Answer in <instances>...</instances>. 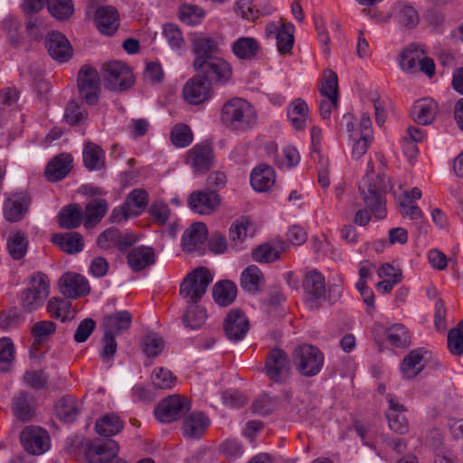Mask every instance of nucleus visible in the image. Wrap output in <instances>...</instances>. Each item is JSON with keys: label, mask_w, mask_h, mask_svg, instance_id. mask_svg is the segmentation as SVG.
<instances>
[{"label": "nucleus", "mask_w": 463, "mask_h": 463, "mask_svg": "<svg viewBox=\"0 0 463 463\" xmlns=\"http://www.w3.org/2000/svg\"><path fill=\"white\" fill-rule=\"evenodd\" d=\"M27 289L46 299L50 293V281L47 275L39 271L30 276Z\"/></svg>", "instance_id": "obj_54"}, {"label": "nucleus", "mask_w": 463, "mask_h": 463, "mask_svg": "<svg viewBox=\"0 0 463 463\" xmlns=\"http://www.w3.org/2000/svg\"><path fill=\"white\" fill-rule=\"evenodd\" d=\"M210 420L203 412L190 413L183 422V434L189 439L201 438L209 426Z\"/></svg>", "instance_id": "obj_29"}, {"label": "nucleus", "mask_w": 463, "mask_h": 463, "mask_svg": "<svg viewBox=\"0 0 463 463\" xmlns=\"http://www.w3.org/2000/svg\"><path fill=\"white\" fill-rule=\"evenodd\" d=\"M83 212L81 207L77 204H69L63 207L58 215V222L61 228L75 229L79 227L82 222Z\"/></svg>", "instance_id": "obj_38"}, {"label": "nucleus", "mask_w": 463, "mask_h": 463, "mask_svg": "<svg viewBox=\"0 0 463 463\" xmlns=\"http://www.w3.org/2000/svg\"><path fill=\"white\" fill-rule=\"evenodd\" d=\"M302 288L307 307L318 310L326 299L325 276L317 269L307 271L302 279Z\"/></svg>", "instance_id": "obj_6"}, {"label": "nucleus", "mask_w": 463, "mask_h": 463, "mask_svg": "<svg viewBox=\"0 0 463 463\" xmlns=\"http://www.w3.org/2000/svg\"><path fill=\"white\" fill-rule=\"evenodd\" d=\"M45 298L37 296L27 288L21 293V306L26 312H33L43 305Z\"/></svg>", "instance_id": "obj_64"}, {"label": "nucleus", "mask_w": 463, "mask_h": 463, "mask_svg": "<svg viewBox=\"0 0 463 463\" xmlns=\"http://www.w3.org/2000/svg\"><path fill=\"white\" fill-rule=\"evenodd\" d=\"M250 222L248 218L241 217L235 221L229 229L230 246L235 250L241 249V244L247 237L248 227Z\"/></svg>", "instance_id": "obj_47"}, {"label": "nucleus", "mask_w": 463, "mask_h": 463, "mask_svg": "<svg viewBox=\"0 0 463 463\" xmlns=\"http://www.w3.org/2000/svg\"><path fill=\"white\" fill-rule=\"evenodd\" d=\"M221 203V196L209 188L194 191L187 198L189 208L201 215L213 213L219 209Z\"/></svg>", "instance_id": "obj_12"}, {"label": "nucleus", "mask_w": 463, "mask_h": 463, "mask_svg": "<svg viewBox=\"0 0 463 463\" xmlns=\"http://www.w3.org/2000/svg\"><path fill=\"white\" fill-rule=\"evenodd\" d=\"M178 16L183 23L188 25H195L201 23L204 12L197 5H183L179 7Z\"/></svg>", "instance_id": "obj_55"}, {"label": "nucleus", "mask_w": 463, "mask_h": 463, "mask_svg": "<svg viewBox=\"0 0 463 463\" xmlns=\"http://www.w3.org/2000/svg\"><path fill=\"white\" fill-rule=\"evenodd\" d=\"M212 95L213 89L210 86V81L200 73L188 80L183 89L184 99L192 105L202 104Z\"/></svg>", "instance_id": "obj_16"}, {"label": "nucleus", "mask_w": 463, "mask_h": 463, "mask_svg": "<svg viewBox=\"0 0 463 463\" xmlns=\"http://www.w3.org/2000/svg\"><path fill=\"white\" fill-rule=\"evenodd\" d=\"M151 383L155 388L167 390L175 386L176 377L169 370L163 367L156 368L151 374Z\"/></svg>", "instance_id": "obj_52"}, {"label": "nucleus", "mask_w": 463, "mask_h": 463, "mask_svg": "<svg viewBox=\"0 0 463 463\" xmlns=\"http://www.w3.org/2000/svg\"><path fill=\"white\" fill-rule=\"evenodd\" d=\"M186 397L174 394L163 399L155 408L156 418L164 423H171L184 417L190 411Z\"/></svg>", "instance_id": "obj_8"}, {"label": "nucleus", "mask_w": 463, "mask_h": 463, "mask_svg": "<svg viewBox=\"0 0 463 463\" xmlns=\"http://www.w3.org/2000/svg\"><path fill=\"white\" fill-rule=\"evenodd\" d=\"M119 447L113 439L99 444H90L86 449V457L90 463H107L116 458Z\"/></svg>", "instance_id": "obj_23"}, {"label": "nucleus", "mask_w": 463, "mask_h": 463, "mask_svg": "<svg viewBox=\"0 0 463 463\" xmlns=\"http://www.w3.org/2000/svg\"><path fill=\"white\" fill-rule=\"evenodd\" d=\"M24 449L32 455H41L50 448V436L48 432L38 426L25 427L20 435Z\"/></svg>", "instance_id": "obj_13"}, {"label": "nucleus", "mask_w": 463, "mask_h": 463, "mask_svg": "<svg viewBox=\"0 0 463 463\" xmlns=\"http://www.w3.org/2000/svg\"><path fill=\"white\" fill-rule=\"evenodd\" d=\"M164 346L163 338L155 333L146 335L143 339V351L148 357L157 356Z\"/></svg>", "instance_id": "obj_60"}, {"label": "nucleus", "mask_w": 463, "mask_h": 463, "mask_svg": "<svg viewBox=\"0 0 463 463\" xmlns=\"http://www.w3.org/2000/svg\"><path fill=\"white\" fill-rule=\"evenodd\" d=\"M206 317L205 309L193 304L187 307L184 316V323L186 327L196 329L204 324Z\"/></svg>", "instance_id": "obj_53"}, {"label": "nucleus", "mask_w": 463, "mask_h": 463, "mask_svg": "<svg viewBox=\"0 0 463 463\" xmlns=\"http://www.w3.org/2000/svg\"><path fill=\"white\" fill-rule=\"evenodd\" d=\"M237 296L236 285L230 280L220 281L215 284L213 290L214 301L222 307L231 305Z\"/></svg>", "instance_id": "obj_41"}, {"label": "nucleus", "mask_w": 463, "mask_h": 463, "mask_svg": "<svg viewBox=\"0 0 463 463\" xmlns=\"http://www.w3.org/2000/svg\"><path fill=\"white\" fill-rule=\"evenodd\" d=\"M131 322L132 315L128 311H118L104 318V331L113 335H118L127 331L130 327Z\"/></svg>", "instance_id": "obj_35"}, {"label": "nucleus", "mask_w": 463, "mask_h": 463, "mask_svg": "<svg viewBox=\"0 0 463 463\" xmlns=\"http://www.w3.org/2000/svg\"><path fill=\"white\" fill-rule=\"evenodd\" d=\"M128 264L135 271H141L156 262V252L152 247L137 246L132 248L127 256Z\"/></svg>", "instance_id": "obj_25"}, {"label": "nucleus", "mask_w": 463, "mask_h": 463, "mask_svg": "<svg viewBox=\"0 0 463 463\" xmlns=\"http://www.w3.org/2000/svg\"><path fill=\"white\" fill-rule=\"evenodd\" d=\"M376 158L380 163L379 173L376 179H373V167L372 161L368 162V168L359 187L360 194L364 203L370 208L373 214L377 219H383L386 216L384 192L387 188L388 180L383 174L385 167L384 156L381 154L376 155Z\"/></svg>", "instance_id": "obj_1"}, {"label": "nucleus", "mask_w": 463, "mask_h": 463, "mask_svg": "<svg viewBox=\"0 0 463 463\" xmlns=\"http://www.w3.org/2000/svg\"><path fill=\"white\" fill-rule=\"evenodd\" d=\"M46 311L50 317L60 319L64 322L70 317H73L75 310L72 309L71 303L61 298H52L48 300L46 305Z\"/></svg>", "instance_id": "obj_42"}, {"label": "nucleus", "mask_w": 463, "mask_h": 463, "mask_svg": "<svg viewBox=\"0 0 463 463\" xmlns=\"http://www.w3.org/2000/svg\"><path fill=\"white\" fill-rule=\"evenodd\" d=\"M262 285L263 275L257 266L250 265L242 271L241 286L244 290L256 294L260 290Z\"/></svg>", "instance_id": "obj_39"}, {"label": "nucleus", "mask_w": 463, "mask_h": 463, "mask_svg": "<svg viewBox=\"0 0 463 463\" xmlns=\"http://www.w3.org/2000/svg\"><path fill=\"white\" fill-rule=\"evenodd\" d=\"M6 246L14 260H21L27 251L28 241L24 233L18 231L10 234Z\"/></svg>", "instance_id": "obj_49"}, {"label": "nucleus", "mask_w": 463, "mask_h": 463, "mask_svg": "<svg viewBox=\"0 0 463 463\" xmlns=\"http://www.w3.org/2000/svg\"><path fill=\"white\" fill-rule=\"evenodd\" d=\"M72 157L70 154L61 153L54 156L45 167V176L51 182L63 179L72 168Z\"/></svg>", "instance_id": "obj_26"}, {"label": "nucleus", "mask_w": 463, "mask_h": 463, "mask_svg": "<svg viewBox=\"0 0 463 463\" xmlns=\"http://www.w3.org/2000/svg\"><path fill=\"white\" fill-rule=\"evenodd\" d=\"M46 48L50 56L60 62L69 61L72 55V49L70 42L59 32H51L48 33Z\"/></svg>", "instance_id": "obj_21"}, {"label": "nucleus", "mask_w": 463, "mask_h": 463, "mask_svg": "<svg viewBox=\"0 0 463 463\" xmlns=\"http://www.w3.org/2000/svg\"><path fill=\"white\" fill-rule=\"evenodd\" d=\"M275 183V171L268 165L256 166L250 174V184L258 192H266Z\"/></svg>", "instance_id": "obj_31"}, {"label": "nucleus", "mask_w": 463, "mask_h": 463, "mask_svg": "<svg viewBox=\"0 0 463 463\" xmlns=\"http://www.w3.org/2000/svg\"><path fill=\"white\" fill-rule=\"evenodd\" d=\"M38 409L34 396L25 391L16 392L11 401V411L15 420L21 422L32 421Z\"/></svg>", "instance_id": "obj_17"}, {"label": "nucleus", "mask_w": 463, "mask_h": 463, "mask_svg": "<svg viewBox=\"0 0 463 463\" xmlns=\"http://www.w3.org/2000/svg\"><path fill=\"white\" fill-rule=\"evenodd\" d=\"M272 10L269 3L258 8L253 5L252 0H238L235 7L236 14L248 21H255L260 16L268 15L272 13Z\"/></svg>", "instance_id": "obj_36"}, {"label": "nucleus", "mask_w": 463, "mask_h": 463, "mask_svg": "<svg viewBox=\"0 0 463 463\" xmlns=\"http://www.w3.org/2000/svg\"><path fill=\"white\" fill-rule=\"evenodd\" d=\"M307 114V104L301 99H295L288 109V117L292 126L298 130L305 128Z\"/></svg>", "instance_id": "obj_44"}, {"label": "nucleus", "mask_w": 463, "mask_h": 463, "mask_svg": "<svg viewBox=\"0 0 463 463\" xmlns=\"http://www.w3.org/2000/svg\"><path fill=\"white\" fill-rule=\"evenodd\" d=\"M276 39L278 51L281 54L290 53L294 44L293 25L282 24Z\"/></svg>", "instance_id": "obj_58"}, {"label": "nucleus", "mask_w": 463, "mask_h": 463, "mask_svg": "<svg viewBox=\"0 0 463 463\" xmlns=\"http://www.w3.org/2000/svg\"><path fill=\"white\" fill-rule=\"evenodd\" d=\"M448 349L454 355L461 356L463 354V330L459 326L449 331Z\"/></svg>", "instance_id": "obj_63"}, {"label": "nucleus", "mask_w": 463, "mask_h": 463, "mask_svg": "<svg viewBox=\"0 0 463 463\" xmlns=\"http://www.w3.org/2000/svg\"><path fill=\"white\" fill-rule=\"evenodd\" d=\"M78 90L81 98L89 105H95L99 100L100 80L97 70L84 65L78 73Z\"/></svg>", "instance_id": "obj_11"}, {"label": "nucleus", "mask_w": 463, "mask_h": 463, "mask_svg": "<svg viewBox=\"0 0 463 463\" xmlns=\"http://www.w3.org/2000/svg\"><path fill=\"white\" fill-rule=\"evenodd\" d=\"M290 371V360L285 351L273 348L268 353L264 373L269 380L277 383H285L289 378Z\"/></svg>", "instance_id": "obj_9"}, {"label": "nucleus", "mask_w": 463, "mask_h": 463, "mask_svg": "<svg viewBox=\"0 0 463 463\" xmlns=\"http://www.w3.org/2000/svg\"><path fill=\"white\" fill-rule=\"evenodd\" d=\"M83 162L89 170H99L104 166L103 150L99 146L88 142L83 149Z\"/></svg>", "instance_id": "obj_45"}, {"label": "nucleus", "mask_w": 463, "mask_h": 463, "mask_svg": "<svg viewBox=\"0 0 463 463\" xmlns=\"http://www.w3.org/2000/svg\"><path fill=\"white\" fill-rule=\"evenodd\" d=\"M424 50L416 43H411L404 48L399 55V64L402 71L409 73L419 71V60Z\"/></svg>", "instance_id": "obj_32"}, {"label": "nucleus", "mask_w": 463, "mask_h": 463, "mask_svg": "<svg viewBox=\"0 0 463 463\" xmlns=\"http://www.w3.org/2000/svg\"><path fill=\"white\" fill-rule=\"evenodd\" d=\"M31 201L29 194L25 191L10 194L3 206L5 219L9 222L21 221L26 215Z\"/></svg>", "instance_id": "obj_15"}, {"label": "nucleus", "mask_w": 463, "mask_h": 463, "mask_svg": "<svg viewBox=\"0 0 463 463\" xmlns=\"http://www.w3.org/2000/svg\"><path fill=\"white\" fill-rule=\"evenodd\" d=\"M52 242L68 254L79 253L84 247L82 235L76 232L56 233L52 236Z\"/></svg>", "instance_id": "obj_30"}, {"label": "nucleus", "mask_w": 463, "mask_h": 463, "mask_svg": "<svg viewBox=\"0 0 463 463\" xmlns=\"http://www.w3.org/2000/svg\"><path fill=\"white\" fill-rule=\"evenodd\" d=\"M57 417L65 421H73L79 414L77 401L71 396H63L55 404Z\"/></svg>", "instance_id": "obj_43"}, {"label": "nucleus", "mask_w": 463, "mask_h": 463, "mask_svg": "<svg viewBox=\"0 0 463 463\" xmlns=\"http://www.w3.org/2000/svg\"><path fill=\"white\" fill-rule=\"evenodd\" d=\"M321 97L338 98V79L335 71L327 69L323 73L319 88Z\"/></svg>", "instance_id": "obj_51"}, {"label": "nucleus", "mask_w": 463, "mask_h": 463, "mask_svg": "<svg viewBox=\"0 0 463 463\" xmlns=\"http://www.w3.org/2000/svg\"><path fill=\"white\" fill-rule=\"evenodd\" d=\"M233 54L241 60H252L260 51L259 42L249 36L238 38L232 46Z\"/></svg>", "instance_id": "obj_33"}, {"label": "nucleus", "mask_w": 463, "mask_h": 463, "mask_svg": "<svg viewBox=\"0 0 463 463\" xmlns=\"http://www.w3.org/2000/svg\"><path fill=\"white\" fill-rule=\"evenodd\" d=\"M56 331V324L50 320H42L34 323L31 334L35 343L43 344L50 339Z\"/></svg>", "instance_id": "obj_50"}, {"label": "nucleus", "mask_w": 463, "mask_h": 463, "mask_svg": "<svg viewBox=\"0 0 463 463\" xmlns=\"http://www.w3.org/2000/svg\"><path fill=\"white\" fill-rule=\"evenodd\" d=\"M95 23L101 33L111 35L119 27V14L113 6H100L96 11Z\"/></svg>", "instance_id": "obj_24"}, {"label": "nucleus", "mask_w": 463, "mask_h": 463, "mask_svg": "<svg viewBox=\"0 0 463 463\" xmlns=\"http://www.w3.org/2000/svg\"><path fill=\"white\" fill-rule=\"evenodd\" d=\"M123 428L119 417L114 413H109L100 418L95 425L98 434L110 437L118 434Z\"/></svg>", "instance_id": "obj_46"}, {"label": "nucleus", "mask_w": 463, "mask_h": 463, "mask_svg": "<svg viewBox=\"0 0 463 463\" xmlns=\"http://www.w3.org/2000/svg\"><path fill=\"white\" fill-rule=\"evenodd\" d=\"M424 352L418 348L411 350L404 358L401 364V372L403 378L411 379L418 375L424 368L422 363Z\"/></svg>", "instance_id": "obj_34"}, {"label": "nucleus", "mask_w": 463, "mask_h": 463, "mask_svg": "<svg viewBox=\"0 0 463 463\" xmlns=\"http://www.w3.org/2000/svg\"><path fill=\"white\" fill-rule=\"evenodd\" d=\"M198 73L202 74L204 79L212 83H226L232 75V70L229 62L222 58L212 61L210 63L205 65L204 69L197 71Z\"/></svg>", "instance_id": "obj_22"}, {"label": "nucleus", "mask_w": 463, "mask_h": 463, "mask_svg": "<svg viewBox=\"0 0 463 463\" xmlns=\"http://www.w3.org/2000/svg\"><path fill=\"white\" fill-rule=\"evenodd\" d=\"M214 152L209 144H196L186 153L185 163L194 174L203 175L213 166Z\"/></svg>", "instance_id": "obj_14"}, {"label": "nucleus", "mask_w": 463, "mask_h": 463, "mask_svg": "<svg viewBox=\"0 0 463 463\" xmlns=\"http://www.w3.org/2000/svg\"><path fill=\"white\" fill-rule=\"evenodd\" d=\"M249 328V320L242 311L232 309L227 314L223 324V330L229 340L233 342L242 340Z\"/></svg>", "instance_id": "obj_19"}, {"label": "nucleus", "mask_w": 463, "mask_h": 463, "mask_svg": "<svg viewBox=\"0 0 463 463\" xmlns=\"http://www.w3.org/2000/svg\"><path fill=\"white\" fill-rule=\"evenodd\" d=\"M192 52L195 55L194 68L195 71L204 69L205 65L220 57L221 52L217 41L206 35H195L192 39Z\"/></svg>", "instance_id": "obj_10"}, {"label": "nucleus", "mask_w": 463, "mask_h": 463, "mask_svg": "<svg viewBox=\"0 0 463 463\" xmlns=\"http://www.w3.org/2000/svg\"><path fill=\"white\" fill-rule=\"evenodd\" d=\"M101 75L109 90L123 91L134 84V74L130 67L119 61L106 62L101 67Z\"/></svg>", "instance_id": "obj_5"}, {"label": "nucleus", "mask_w": 463, "mask_h": 463, "mask_svg": "<svg viewBox=\"0 0 463 463\" xmlns=\"http://www.w3.org/2000/svg\"><path fill=\"white\" fill-rule=\"evenodd\" d=\"M221 120L231 131L247 132L257 125L258 114L253 105L248 100L232 98L222 105Z\"/></svg>", "instance_id": "obj_2"}, {"label": "nucleus", "mask_w": 463, "mask_h": 463, "mask_svg": "<svg viewBox=\"0 0 463 463\" xmlns=\"http://www.w3.org/2000/svg\"><path fill=\"white\" fill-rule=\"evenodd\" d=\"M149 202L148 193L143 188L132 190L119 208H115L111 214L112 222L127 221L130 217L140 215L146 210Z\"/></svg>", "instance_id": "obj_7"}, {"label": "nucleus", "mask_w": 463, "mask_h": 463, "mask_svg": "<svg viewBox=\"0 0 463 463\" xmlns=\"http://www.w3.org/2000/svg\"><path fill=\"white\" fill-rule=\"evenodd\" d=\"M438 103L431 99L417 100L411 108V117L420 125L431 124L438 113Z\"/></svg>", "instance_id": "obj_28"}, {"label": "nucleus", "mask_w": 463, "mask_h": 463, "mask_svg": "<svg viewBox=\"0 0 463 463\" xmlns=\"http://www.w3.org/2000/svg\"><path fill=\"white\" fill-rule=\"evenodd\" d=\"M88 112L77 101L70 100L65 108L64 120L71 126H77L87 118Z\"/></svg>", "instance_id": "obj_57"}, {"label": "nucleus", "mask_w": 463, "mask_h": 463, "mask_svg": "<svg viewBox=\"0 0 463 463\" xmlns=\"http://www.w3.org/2000/svg\"><path fill=\"white\" fill-rule=\"evenodd\" d=\"M293 364L297 371L305 377L319 373L324 365V354L315 345H300L292 353Z\"/></svg>", "instance_id": "obj_3"}, {"label": "nucleus", "mask_w": 463, "mask_h": 463, "mask_svg": "<svg viewBox=\"0 0 463 463\" xmlns=\"http://www.w3.org/2000/svg\"><path fill=\"white\" fill-rule=\"evenodd\" d=\"M394 18L404 29H413L420 23V14L411 5L399 4L394 8Z\"/></svg>", "instance_id": "obj_40"}, {"label": "nucleus", "mask_w": 463, "mask_h": 463, "mask_svg": "<svg viewBox=\"0 0 463 463\" xmlns=\"http://www.w3.org/2000/svg\"><path fill=\"white\" fill-rule=\"evenodd\" d=\"M252 259L257 262L269 263L279 258V251L269 243L260 245L252 251Z\"/></svg>", "instance_id": "obj_61"}, {"label": "nucleus", "mask_w": 463, "mask_h": 463, "mask_svg": "<svg viewBox=\"0 0 463 463\" xmlns=\"http://www.w3.org/2000/svg\"><path fill=\"white\" fill-rule=\"evenodd\" d=\"M47 7L50 14L59 19H67L73 13L71 0H48Z\"/></svg>", "instance_id": "obj_59"}, {"label": "nucleus", "mask_w": 463, "mask_h": 463, "mask_svg": "<svg viewBox=\"0 0 463 463\" xmlns=\"http://www.w3.org/2000/svg\"><path fill=\"white\" fill-rule=\"evenodd\" d=\"M388 410L386 418L391 430L399 435H404L408 432L410 424L405 415L406 408L400 403L392 394L387 397Z\"/></svg>", "instance_id": "obj_18"}, {"label": "nucleus", "mask_w": 463, "mask_h": 463, "mask_svg": "<svg viewBox=\"0 0 463 463\" xmlns=\"http://www.w3.org/2000/svg\"><path fill=\"white\" fill-rule=\"evenodd\" d=\"M170 138L175 146L185 147L193 142V133L187 125L180 123L172 128Z\"/></svg>", "instance_id": "obj_56"}, {"label": "nucleus", "mask_w": 463, "mask_h": 463, "mask_svg": "<svg viewBox=\"0 0 463 463\" xmlns=\"http://www.w3.org/2000/svg\"><path fill=\"white\" fill-rule=\"evenodd\" d=\"M213 276L208 269L197 268L190 272L180 285V295L190 304H196L205 294Z\"/></svg>", "instance_id": "obj_4"}, {"label": "nucleus", "mask_w": 463, "mask_h": 463, "mask_svg": "<svg viewBox=\"0 0 463 463\" xmlns=\"http://www.w3.org/2000/svg\"><path fill=\"white\" fill-rule=\"evenodd\" d=\"M61 293L68 298H78L90 292L88 280L81 275L68 272L59 280Z\"/></svg>", "instance_id": "obj_20"}, {"label": "nucleus", "mask_w": 463, "mask_h": 463, "mask_svg": "<svg viewBox=\"0 0 463 463\" xmlns=\"http://www.w3.org/2000/svg\"><path fill=\"white\" fill-rule=\"evenodd\" d=\"M207 226L203 222H194L187 228L182 237V246L184 251L194 252L206 241Z\"/></svg>", "instance_id": "obj_27"}, {"label": "nucleus", "mask_w": 463, "mask_h": 463, "mask_svg": "<svg viewBox=\"0 0 463 463\" xmlns=\"http://www.w3.org/2000/svg\"><path fill=\"white\" fill-rule=\"evenodd\" d=\"M389 343L398 348H406L411 345V335L402 324H394L386 331Z\"/></svg>", "instance_id": "obj_48"}, {"label": "nucleus", "mask_w": 463, "mask_h": 463, "mask_svg": "<svg viewBox=\"0 0 463 463\" xmlns=\"http://www.w3.org/2000/svg\"><path fill=\"white\" fill-rule=\"evenodd\" d=\"M14 359V345L8 337L0 339V364L2 371H8L10 364Z\"/></svg>", "instance_id": "obj_62"}, {"label": "nucleus", "mask_w": 463, "mask_h": 463, "mask_svg": "<svg viewBox=\"0 0 463 463\" xmlns=\"http://www.w3.org/2000/svg\"><path fill=\"white\" fill-rule=\"evenodd\" d=\"M108 211V203L105 199H92L85 207L83 217L84 226L87 229L94 227L105 216Z\"/></svg>", "instance_id": "obj_37"}]
</instances>
